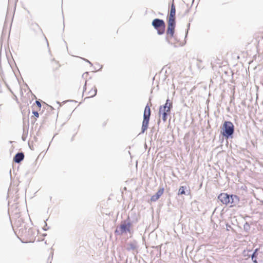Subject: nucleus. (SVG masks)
Wrapping results in <instances>:
<instances>
[{
  "label": "nucleus",
  "mask_w": 263,
  "mask_h": 263,
  "mask_svg": "<svg viewBox=\"0 0 263 263\" xmlns=\"http://www.w3.org/2000/svg\"><path fill=\"white\" fill-rule=\"evenodd\" d=\"M88 72L84 73L81 78L79 79L78 85L79 88L82 86L83 97L85 98L93 97L97 94V88L95 84L90 80H88Z\"/></svg>",
  "instance_id": "f257e3e1"
},
{
  "label": "nucleus",
  "mask_w": 263,
  "mask_h": 263,
  "mask_svg": "<svg viewBox=\"0 0 263 263\" xmlns=\"http://www.w3.org/2000/svg\"><path fill=\"white\" fill-rule=\"evenodd\" d=\"M176 7L173 0L171 7V10L167 18V28L166 30V39L169 42L174 37L176 26Z\"/></svg>",
  "instance_id": "f03ea898"
},
{
  "label": "nucleus",
  "mask_w": 263,
  "mask_h": 263,
  "mask_svg": "<svg viewBox=\"0 0 263 263\" xmlns=\"http://www.w3.org/2000/svg\"><path fill=\"white\" fill-rule=\"evenodd\" d=\"M218 199L223 204L229 205L230 208L236 206L240 201L239 197L236 195H229L227 193H220Z\"/></svg>",
  "instance_id": "7ed1b4c3"
},
{
  "label": "nucleus",
  "mask_w": 263,
  "mask_h": 263,
  "mask_svg": "<svg viewBox=\"0 0 263 263\" xmlns=\"http://www.w3.org/2000/svg\"><path fill=\"white\" fill-rule=\"evenodd\" d=\"M173 107L172 102L167 99L164 105H161L159 107V115L160 117H162L163 122L167 120V117L171 114V109Z\"/></svg>",
  "instance_id": "20e7f679"
},
{
  "label": "nucleus",
  "mask_w": 263,
  "mask_h": 263,
  "mask_svg": "<svg viewBox=\"0 0 263 263\" xmlns=\"http://www.w3.org/2000/svg\"><path fill=\"white\" fill-rule=\"evenodd\" d=\"M35 232L32 229H22L20 236L24 242L28 243L33 242L35 240Z\"/></svg>",
  "instance_id": "39448f33"
},
{
  "label": "nucleus",
  "mask_w": 263,
  "mask_h": 263,
  "mask_svg": "<svg viewBox=\"0 0 263 263\" xmlns=\"http://www.w3.org/2000/svg\"><path fill=\"white\" fill-rule=\"evenodd\" d=\"M152 25L157 30L158 34H163L165 32V24L163 20L155 18L152 22Z\"/></svg>",
  "instance_id": "423d86ee"
},
{
  "label": "nucleus",
  "mask_w": 263,
  "mask_h": 263,
  "mask_svg": "<svg viewBox=\"0 0 263 263\" xmlns=\"http://www.w3.org/2000/svg\"><path fill=\"white\" fill-rule=\"evenodd\" d=\"M222 135L228 138L234 133V126L231 122L225 121L222 126Z\"/></svg>",
  "instance_id": "0eeeda50"
},
{
  "label": "nucleus",
  "mask_w": 263,
  "mask_h": 263,
  "mask_svg": "<svg viewBox=\"0 0 263 263\" xmlns=\"http://www.w3.org/2000/svg\"><path fill=\"white\" fill-rule=\"evenodd\" d=\"M164 191V190L163 188H161L159 189L157 192L156 193V194L151 197L150 199L151 201L155 202L157 200H158L159 199V198L163 195Z\"/></svg>",
  "instance_id": "6e6552de"
},
{
  "label": "nucleus",
  "mask_w": 263,
  "mask_h": 263,
  "mask_svg": "<svg viewBox=\"0 0 263 263\" xmlns=\"http://www.w3.org/2000/svg\"><path fill=\"white\" fill-rule=\"evenodd\" d=\"M30 30L32 32H34L36 33L41 34L42 33V29L36 24H31L30 26Z\"/></svg>",
  "instance_id": "1a4fd4ad"
},
{
  "label": "nucleus",
  "mask_w": 263,
  "mask_h": 263,
  "mask_svg": "<svg viewBox=\"0 0 263 263\" xmlns=\"http://www.w3.org/2000/svg\"><path fill=\"white\" fill-rule=\"evenodd\" d=\"M24 158V155L23 153H19L15 155L13 158V161L16 163H20Z\"/></svg>",
  "instance_id": "9d476101"
},
{
  "label": "nucleus",
  "mask_w": 263,
  "mask_h": 263,
  "mask_svg": "<svg viewBox=\"0 0 263 263\" xmlns=\"http://www.w3.org/2000/svg\"><path fill=\"white\" fill-rule=\"evenodd\" d=\"M149 119L143 118L142 126V133H143L148 128Z\"/></svg>",
  "instance_id": "9b49d317"
},
{
  "label": "nucleus",
  "mask_w": 263,
  "mask_h": 263,
  "mask_svg": "<svg viewBox=\"0 0 263 263\" xmlns=\"http://www.w3.org/2000/svg\"><path fill=\"white\" fill-rule=\"evenodd\" d=\"M151 116V108L148 105H146L145 107L143 118L149 119Z\"/></svg>",
  "instance_id": "f8f14e48"
},
{
  "label": "nucleus",
  "mask_w": 263,
  "mask_h": 263,
  "mask_svg": "<svg viewBox=\"0 0 263 263\" xmlns=\"http://www.w3.org/2000/svg\"><path fill=\"white\" fill-rule=\"evenodd\" d=\"M60 67V65L58 62H53L51 63V68L53 70L58 69Z\"/></svg>",
  "instance_id": "ddd939ff"
},
{
  "label": "nucleus",
  "mask_w": 263,
  "mask_h": 263,
  "mask_svg": "<svg viewBox=\"0 0 263 263\" xmlns=\"http://www.w3.org/2000/svg\"><path fill=\"white\" fill-rule=\"evenodd\" d=\"M32 106L35 107L36 110H40L41 108V103L39 101H36L35 103L33 104Z\"/></svg>",
  "instance_id": "4468645a"
},
{
  "label": "nucleus",
  "mask_w": 263,
  "mask_h": 263,
  "mask_svg": "<svg viewBox=\"0 0 263 263\" xmlns=\"http://www.w3.org/2000/svg\"><path fill=\"white\" fill-rule=\"evenodd\" d=\"M185 188V187L183 186H180L179 189L178 194L179 195L185 194V191H184Z\"/></svg>",
  "instance_id": "2eb2a0df"
},
{
  "label": "nucleus",
  "mask_w": 263,
  "mask_h": 263,
  "mask_svg": "<svg viewBox=\"0 0 263 263\" xmlns=\"http://www.w3.org/2000/svg\"><path fill=\"white\" fill-rule=\"evenodd\" d=\"M120 228L122 231H126L127 229V226L126 224H122Z\"/></svg>",
  "instance_id": "dca6fc26"
},
{
  "label": "nucleus",
  "mask_w": 263,
  "mask_h": 263,
  "mask_svg": "<svg viewBox=\"0 0 263 263\" xmlns=\"http://www.w3.org/2000/svg\"><path fill=\"white\" fill-rule=\"evenodd\" d=\"M32 114L36 118H38L39 116V113L37 112V110H33L32 111Z\"/></svg>",
  "instance_id": "f3484780"
},
{
  "label": "nucleus",
  "mask_w": 263,
  "mask_h": 263,
  "mask_svg": "<svg viewBox=\"0 0 263 263\" xmlns=\"http://www.w3.org/2000/svg\"><path fill=\"white\" fill-rule=\"evenodd\" d=\"M256 251L255 252H254V253L252 254V260H253L254 262H257V261H256V259H255V254H256Z\"/></svg>",
  "instance_id": "a211bd4d"
}]
</instances>
